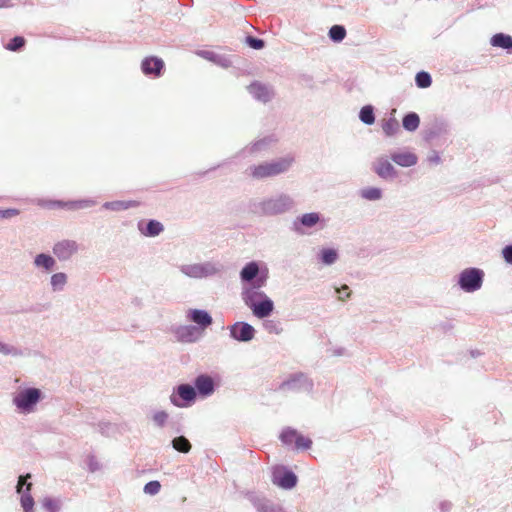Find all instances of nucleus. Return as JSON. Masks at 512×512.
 Segmentation results:
<instances>
[{"mask_svg": "<svg viewBox=\"0 0 512 512\" xmlns=\"http://www.w3.org/2000/svg\"><path fill=\"white\" fill-rule=\"evenodd\" d=\"M297 207L295 198L286 192H276L249 202V212L258 217H275L293 212Z\"/></svg>", "mask_w": 512, "mask_h": 512, "instance_id": "1", "label": "nucleus"}, {"mask_svg": "<svg viewBox=\"0 0 512 512\" xmlns=\"http://www.w3.org/2000/svg\"><path fill=\"white\" fill-rule=\"evenodd\" d=\"M44 398L45 395L41 389L24 387L13 394L12 404L18 413L28 415L36 411L38 403Z\"/></svg>", "mask_w": 512, "mask_h": 512, "instance_id": "2", "label": "nucleus"}, {"mask_svg": "<svg viewBox=\"0 0 512 512\" xmlns=\"http://www.w3.org/2000/svg\"><path fill=\"white\" fill-rule=\"evenodd\" d=\"M268 275V268L266 266L260 268L257 261L248 262L239 273L243 286L256 285V287H264L267 283Z\"/></svg>", "mask_w": 512, "mask_h": 512, "instance_id": "3", "label": "nucleus"}, {"mask_svg": "<svg viewBox=\"0 0 512 512\" xmlns=\"http://www.w3.org/2000/svg\"><path fill=\"white\" fill-rule=\"evenodd\" d=\"M485 273L482 269L469 267L458 274L457 284L466 293H474L481 289Z\"/></svg>", "mask_w": 512, "mask_h": 512, "instance_id": "4", "label": "nucleus"}, {"mask_svg": "<svg viewBox=\"0 0 512 512\" xmlns=\"http://www.w3.org/2000/svg\"><path fill=\"white\" fill-rule=\"evenodd\" d=\"M313 381L306 374L297 372L291 374L286 380L279 385V390L284 392H311L313 389Z\"/></svg>", "mask_w": 512, "mask_h": 512, "instance_id": "5", "label": "nucleus"}, {"mask_svg": "<svg viewBox=\"0 0 512 512\" xmlns=\"http://www.w3.org/2000/svg\"><path fill=\"white\" fill-rule=\"evenodd\" d=\"M196 390L190 384H180L170 395L171 403L176 407H188L190 406L196 399Z\"/></svg>", "mask_w": 512, "mask_h": 512, "instance_id": "6", "label": "nucleus"}, {"mask_svg": "<svg viewBox=\"0 0 512 512\" xmlns=\"http://www.w3.org/2000/svg\"><path fill=\"white\" fill-rule=\"evenodd\" d=\"M324 222L321 214L318 212L304 213L296 217L292 223V229L299 235L306 234V229L316 227L318 224Z\"/></svg>", "mask_w": 512, "mask_h": 512, "instance_id": "7", "label": "nucleus"}, {"mask_svg": "<svg viewBox=\"0 0 512 512\" xmlns=\"http://www.w3.org/2000/svg\"><path fill=\"white\" fill-rule=\"evenodd\" d=\"M29 478H31L30 474L19 476L16 486L17 493L21 494L20 503L24 512H34V499L30 494L32 483L27 482Z\"/></svg>", "mask_w": 512, "mask_h": 512, "instance_id": "8", "label": "nucleus"}, {"mask_svg": "<svg viewBox=\"0 0 512 512\" xmlns=\"http://www.w3.org/2000/svg\"><path fill=\"white\" fill-rule=\"evenodd\" d=\"M79 251V244L75 240L62 239L54 243L52 252L59 261H68Z\"/></svg>", "mask_w": 512, "mask_h": 512, "instance_id": "9", "label": "nucleus"}, {"mask_svg": "<svg viewBox=\"0 0 512 512\" xmlns=\"http://www.w3.org/2000/svg\"><path fill=\"white\" fill-rule=\"evenodd\" d=\"M230 337L239 342H249L255 337V328L247 322H235L229 327Z\"/></svg>", "mask_w": 512, "mask_h": 512, "instance_id": "10", "label": "nucleus"}, {"mask_svg": "<svg viewBox=\"0 0 512 512\" xmlns=\"http://www.w3.org/2000/svg\"><path fill=\"white\" fill-rule=\"evenodd\" d=\"M272 482L284 489H292L297 484V476L290 470L278 468L273 471Z\"/></svg>", "mask_w": 512, "mask_h": 512, "instance_id": "11", "label": "nucleus"}, {"mask_svg": "<svg viewBox=\"0 0 512 512\" xmlns=\"http://www.w3.org/2000/svg\"><path fill=\"white\" fill-rule=\"evenodd\" d=\"M194 388L196 394L198 393L201 397H209L215 392L216 383L212 376L200 374L194 380Z\"/></svg>", "mask_w": 512, "mask_h": 512, "instance_id": "12", "label": "nucleus"}, {"mask_svg": "<svg viewBox=\"0 0 512 512\" xmlns=\"http://www.w3.org/2000/svg\"><path fill=\"white\" fill-rule=\"evenodd\" d=\"M247 89L254 99L263 103L269 102L274 96V92L269 86L258 81L252 82Z\"/></svg>", "mask_w": 512, "mask_h": 512, "instance_id": "13", "label": "nucleus"}, {"mask_svg": "<svg viewBox=\"0 0 512 512\" xmlns=\"http://www.w3.org/2000/svg\"><path fill=\"white\" fill-rule=\"evenodd\" d=\"M373 171L382 179H393L397 176L396 169L385 157H378L373 163Z\"/></svg>", "mask_w": 512, "mask_h": 512, "instance_id": "14", "label": "nucleus"}, {"mask_svg": "<svg viewBox=\"0 0 512 512\" xmlns=\"http://www.w3.org/2000/svg\"><path fill=\"white\" fill-rule=\"evenodd\" d=\"M248 499L252 503L253 507L257 510V512H283V509L280 505L275 504L274 502L259 495L250 494Z\"/></svg>", "mask_w": 512, "mask_h": 512, "instance_id": "15", "label": "nucleus"}, {"mask_svg": "<svg viewBox=\"0 0 512 512\" xmlns=\"http://www.w3.org/2000/svg\"><path fill=\"white\" fill-rule=\"evenodd\" d=\"M175 336L180 342L193 343L201 337V331L196 326L183 325L176 328Z\"/></svg>", "mask_w": 512, "mask_h": 512, "instance_id": "16", "label": "nucleus"}, {"mask_svg": "<svg viewBox=\"0 0 512 512\" xmlns=\"http://www.w3.org/2000/svg\"><path fill=\"white\" fill-rule=\"evenodd\" d=\"M262 287H256V285L251 286H243L241 291V298L244 304L250 309L255 305L260 299L265 297L266 293L260 291Z\"/></svg>", "mask_w": 512, "mask_h": 512, "instance_id": "17", "label": "nucleus"}, {"mask_svg": "<svg viewBox=\"0 0 512 512\" xmlns=\"http://www.w3.org/2000/svg\"><path fill=\"white\" fill-rule=\"evenodd\" d=\"M164 68V62L158 57H146L141 63L142 72L145 75H153L159 77Z\"/></svg>", "mask_w": 512, "mask_h": 512, "instance_id": "18", "label": "nucleus"}, {"mask_svg": "<svg viewBox=\"0 0 512 512\" xmlns=\"http://www.w3.org/2000/svg\"><path fill=\"white\" fill-rule=\"evenodd\" d=\"M273 310L274 302L267 294L251 308L253 315L259 319L269 317Z\"/></svg>", "mask_w": 512, "mask_h": 512, "instance_id": "19", "label": "nucleus"}, {"mask_svg": "<svg viewBox=\"0 0 512 512\" xmlns=\"http://www.w3.org/2000/svg\"><path fill=\"white\" fill-rule=\"evenodd\" d=\"M187 317L190 321L199 326L198 328L200 331L209 327L213 322L211 315L207 311L201 309H190Z\"/></svg>", "mask_w": 512, "mask_h": 512, "instance_id": "20", "label": "nucleus"}, {"mask_svg": "<svg viewBox=\"0 0 512 512\" xmlns=\"http://www.w3.org/2000/svg\"><path fill=\"white\" fill-rule=\"evenodd\" d=\"M249 175L257 180L275 177L273 167L270 162H263L258 165H252L248 168Z\"/></svg>", "mask_w": 512, "mask_h": 512, "instance_id": "21", "label": "nucleus"}, {"mask_svg": "<svg viewBox=\"0 0 512 512\" xmlns=\"http://www.w3.org/2000/svg\"><path fill=\"white\" fill-rule=\"evenodd\" d=\"M33 265L44 272H51L56 267V259L50 254L40 253L34 257Z\"/></svg>", "mask_w": 512, "mask_h": 512, "instance_id": "22", "label": "nucleus"}, {"mask_svg": "<svg viewBox=\"0 0 512 512\" xmlns=\"http://www.w3.org/2000/svg\"><path fill=\"white\" fill-rule=\"evenodd\" d=\"M138 229L144 236L155 237L164 230V226L157 220H149L147 223L139 222Z\"/></svg>", "mask_w": 512, "mask_h": 512, "instance_id": "23", "label": "nucleus"}, {"mask_svg": "<svg viewBox=\"0 0 512 512\" xmlns=\"http://www.w3.org/2000/svg\"><path fill=\"white\" fill-rule=\"evenodd\" d=\"M391 159L401 167H411L417 164L418 158L411 152H394Z\"/></svg>", "mask_w": 512, "mask_h": 512, "instance_id": "24", "label": "nucleus"}, {"mask_svg": "<svg viewBox=\"0 0 512 512\" xmlns=\"http://www.w3.org/2000/svg\"><path fill=\"white\" fill-rule=\"evenodd\" d=\"M295 159L291 155H286L284 157L275 159L270 161V164L273 167V171L276 174V176L283 174L287 172L291 166L293 165Z\"/></svg>", "mask_w": 512, "mask_h": 512, "instance_id": "25", "label": "nucleus"}, {"mask_svg": "<svg viewBox=\"0 0 512 512\" xmlns=\"http://www.w3.org/2000/svg\"><path fill=\"white\" fill-rule=\"evenodd\" d=\"M493 47L502 48L508 52H512V36L505 33H496L490 39Z\"/></svg>", "mask_w": 512, "mask_h": 512, "instance_id": "26", "label": "nucleus"}, {"mask_svg": "<svg viewBox=\"0 0 512 512\" xmlns=\"http://www.w3.org/2000/svg\"><path fill=\"white\" fill-rule=\"evenodd\" d=\"M198 55H200L204 59H207L223 68H228L231 65V61L227 57L216 54L213 51L202 50V51L198 52Z\"/></svg>", "mask_w": 512, "mask_h": 512, "instance_id": "27", "label": "nucleus"}, {"mask_svg": "<svg viewBox=\"0 0 512 512\" xmlns=\"http://www.w3.org/2000/svg\"><path fill=\"white\" fill-rule=\"evenodd\" d=\"M68 283V276L64 272H57L50 277V287L52 292H62Z\"/></svg>", "mask_w": 512, "mask_h": 512, "instance_id": "28", "label": "nucleus"}, {"mask_svg": "<svg viewBox=\"0 0 512 512\" xmlns=\"http://www.w3.org/2000/svg\"><path fill=\"white\" fill-rule=\"evenodd\" d=\"M317 258L323 265H333L339 258L338 251L334 248H323L317 254Z\"/></svg>", "mask_w": 512, "mask_h": 512, "instance_id": "29", "label": "nucleus"}, {"mask_svg": "<svg viewBox=\"0 0 512 512\" xmlns=\"http://www.w3.org/2000/svg\"><path fill=\"white\" fill-rule=\"evenodd\" d=\"M201 278H207L219 274L223 267L219 263L206 261L199 263Z\"/></svg>", "mask_w": 512, "mask_h": 512, "instance_id": "30", "label": "nucleus"}, {"mask_svg": "<svg viewBox=\"0 0 512 512\" xmlns=\"http://www.w3.org/2000/svg\"><path fill=\"white\" fill-rule=\"evenodd\" d=\"M402 125L405 130L413 132L420 125V117L415 112H409L403 117Z\"/></svg>", "mask_w": 512, "mask_h": 512, "instance_id": "31", "label": "nucleus"}, {"mask_svg": "<svg viewBox=\"0 0 512 512\" xmlns=\"http://www.w3.org/2000/svg\"><path fill=\"white\" fill-rule=\"evenodd\" d=\"M0 354L4 356L22 357L25 352L22 348L0 341Z\"/></svg>", "mask_w": 512, "mask_h": 512, "instance_id": "32", "label": "nucleus"}, {"mask_svg": "<svg viewBox=\"0 0 512 512\" xmlns=\"http://www.w3.org/2000/svg\"><path fill=\"white\" fill-rule=\"evenodd\" d=\"M382 129L386 136H394L400 130L399 122L396 118L390 117L382 123Z\"/></svg>", "mask_w": 512, "mask_h": 512, "instance_id": "33", "label": "nucleus"}, {"mask_svg": "<svg viewBox=\"0 0 512 512\" xmlns=\"http://www.w3.org/2000/svg\"><path fill=\"white\" fill-rule=\"evenodd\" d=\"M360 196L369 201H376L382 198V190L377 187H366L360 190Z\"/></svg>", "mask_w": 512, "mask_h": 512, "instance_id": "34", "label": "nucleus"}, {"mask_svg": "<svg viewBox=\"0 0 512 512\" xmlns=\"http://www.w3.org/2000/svg\"><path fill=\"white\" fill-rule=\"evenodd\" d=\"M264 330L269 334L279 335L282 333L283 328L279 320L265 319L262 323Z\"/></svg>", "mask_w": 512, "mask_h": 512, "instance_id": "35", "label": "nucleus"}, {"mask_svg": "<svg viewBox=\"0 0 512 512\" xmlns=\"http://www.w3.org/2000/svg\"><path fill=\"white\" fill-rule=\"evenodd\" d=\"M359 119L366 125H372L375 122L374 108L366 105L359 112Z\"/></svg>", "mask_w": 512, "mask_h": 512, "instance_id": "36", "label": "nucleus"}, {"mask_svg": "<svg viewBox=\"0 0 512 512\" xmlns=\"http://www.w3.org/2000/svg\"><path fill=\"white\" fill-rule=\"evenodd\" d=\"M172 446L181 453H188L191 450L190 441L184 436H178L172 440Z\"/></svg>", "mask_w": 512, "mask_h": 512, "instance_id": "37", "label": "nucleus"}, {"mask_svg": "<svg viewBox=\"0 0 512 512\" xmlns=\"http://www.w3.org/2000/svg\"><path fill=\"white\" fill-rule=\"evenodd\" d=\"M134 206L133 201H111L105 202L103 208L112 211L126 210Z\"/></svg>", "mask_w": 512, "mask_h": 512, "instance_id": "38", "label": "nucleus"}, {"mask_svg": "<svg viewBox=\"0 0 512 512\" xmlns=\"http://www.w3.org/2000/svg\"><path fill=\"white\" fill-rule=\"evenodd\" d=\"M179 269L187 277L201 278L199 263L181 265Z\"/></svg>", "mask_w": 512, "mask_h": 512, "instance_id": "39", "label": "nucleus"}, {"mask_svg": "<svg viewBox=\"0 0 512 512\" xmlns=\"http://www.w3.org/2000/svg\"><path fill=\"white\" fill-rule=\"evenodd\" d=\"M328 35L332 41L341 42L346 36V29L342 25H333Z\"/></svg>", "mask_w": 512, "mask_h": 512, "instance_id": "40", "label": "nucleus"}, {"mask_svg": "<svg viewBox=\"0 0 512 512\" xmlns=\"http://www.w3.org/2000/svg\"><path fill=\"white\" fill-rule=\"evenodd\" d=\"M42 506L47 512H59L61 508V502L59 499L45 497L42 501Z\"/></svg>", "mask_w": 512, "mask_h": 512, "instance_id": "41", "label": "nucleus"}, {"mask_svg": "<svg viewBox=\"0 0 512 512\" xmlns=\"http://www.w3.org/2000/svg\"><path fill=\"white\" fill-rule=\"evenodd\" d=\"M415 82L419 88H428L432 83V78L428 72L421 71L416 74Z\"/></svg>", "mask_w": 512, "mask_h": 512, "instance_id": "42", "label": "nucleus"}, {"mask_svg": "<svg viewBox=\"0 0 512 512\" xmlns=\"http://www.w3.org/2000/svg\"><path fill=\"white\" fill-rule=\"evenodd\" d=\"M296 437H297V431L292 428H286L280 434V440L285 445H290L293 442H295Z\"/></svg>", "mask_w": 512, "mask_h": 512, "instance_id": "43", "label": "nucleus"}, {"mask_svg": "<svg viewBox=\"0 0 512 512\" xmlns=\"http://www.w3.org/2000/svg\"><path fill=\"white\" fill-rule=\"evenodd\" d=\"M271 142H272V139L270 137H265V138L255 141L247 149L249 150L250 153L259 152V151H262L263 149H265L266 147H268V145Z\"/></svg>", "mask_w": 512, "mask_h": 512, "instance_id": "44", "label": "nucleus"}, {"mask_svg": "<svg viewBox=\"0 0 512 512\" xmlns=\"http://www.w3.org/2000/svg\"><path fill=\"white\" fill-rule=\"evenodd\" d=\"M24 45L25 39L21 36H15L6 45V49L10 51H19Z\"/></svg>", "mask_w": 512, "mask_h": 512, "instance_id": "45", "label": "nucleus"}, {"mask_svg": "<svg viewBox=\"0 0 512 512\" xmlns=\"http://www.w3.org/2000/svg\"><path fill=\"white\" fill-rule=\"evenodd\" d=\"M311 445H312L311 439L304 437L297 433V437L295 439V448L296 449L307 450V449L311 448Z\"/></svg>", "mask_w": 512, "mask_h": 512, "instance_id": "46", "label": "nucleus"}, {"mask_svg": "<svg viewBox=\"0 0 512 512\" xmlns=\"http://www.w3.org/2000/svg\"><path fill=\"white\" fill-rule=\"evenodd\" d=\"M245 42L250 48L255 49V50H260V49L264 48V46H265L264 40L250 36V35L246 37Z\"/></svg>", "mask_w": 512, "mask_h": 512, "instance_id": "47", "label": "nucleus"}, {"mask_svg": "<svg viewBox=\"0 0 512 512\" xmlns=\"http://www.w3.org/2000/svg\"><path fill=\"white\" fill-rule=\"evenodd\" d=\"M168 420V414L165 411H158L153 415V421L159 427H163Z\"/></svg>", "mask_w": 512, "mask_h": 512, "instance_id": "48", "label": "nucleus"}, {"mask_svg": "<svg viewBox=\"0 0 512 512\" xmlns=\"http://www.w3.org/2000/svg\"><path fill=\"white\" fill-rule=\"evenodd\" d=\"M161 485L158 481H150L144 486V492L155 495L160 491Z\"/></svg>", "mask_w": 512, "mask_h": 512, "instance_id": "49", "label": "nucleus"}, {"mask_svg": "<svg viewBox=\"0 0 512 512\" xmlns=\"http://www.w3.org/2000/svg\"><path fill=\"white\" fill-rule=\"evenodd\" d=\"M19 213H20L19 210L15 209V208H8V209L0 210V220L15 217Z\"/></svg>", "mask_w": 512, "mask_h": 512, "instance_id": "50", "label": "nucleus"}, {"mask_svg": "<svg viewBox=\"0 0 512 512\" xmlns=\"http://www.w3.org/2000/svg\"><path fill=\"white\" fill-rule=\"evenodd\" d=\"M336 293L339 295L338 298L341 301H344L346 298L350 297V291L347 285H343L340 288H336Z\"/></svg>", "mask_w": 512, "mask_h": 512, "instance_id": "51", "label": "nucleus"}, {"mask_svg": "<svg viewBox=\"0 0 512 512\" xmlns=\"http://www.w3.org/2000/svg\"><path fill=\"white\" fill-rule=\"evenodd\" d=\"M502 256L508 264L512 265V244L506 245L502 249Z\"/></svg>", "mask_w": 512, "mask_h": 512, "instance_id": "52", "label": "nucleus"}, {"mask_svg": "<svg viewBox=\"0 0 512 512\" xmlns=\"http://www.w3.org/2000/svg\"><path fill=\"white\" fill-rule=\"evenodd\" d=\"M96 204V202L92 199H85V200H80V201H77L74 203V207L75 208H87V207H92Z\"/></svg>", "mask_w": 512, "mask_h": 512, "instance_id": "53", "label": "nucleus"}, {"mask_svg": "<svg viewBox=\"0 0 512 512\" xmlns=\"http://www.w3.org/2000/svg\"><path fill=\"white\" fill-rule=\"evenodd\" d=\"M439 509L441 512H450L452 509V503L450 501H442L439 504Z\"/></svg>", "mask_w": 512, "mask_h": 512, "instance_id": "54", "label": "nucleus"}, {"mask_svg": "<svg viewBox=\"0 0 512 512\" xmlns=\"http://www.w3.org/2000/svg\"><path fill=\"white\" fill-rule=\"evenodd\" d=\"M428 161L432 164H439L441 162V158L438 152L433 151L432 154L428 156Z\"/></svg>", "mask_w": 512, "mask_h": 512, "instance_id": "55", "label": "nucleus"}, {"mask_svg": "<svg viewBox=\"0 0 512 512\" xmlns=\"http://www.w3.org/2000/svg\"><path fill=\"white\" fill-rule=\"evenodd\" d=\"M109 427H110V423H100V424H99V428H100V431H101L102 433H104V430H105L106 428H109Z\"/></svg>", "mask_w": 512, "mask_h": 512, "instance_id": "56", "label": "nucleus"}, {"mask_svg": "<svg viewBox=\"0 0 512 512\" xmlns=\"http://www.w3.org/2000/svg\"><path fill=\"white\" fill-rule=\"evenodd\" d=\"M10 0H0V8L9 6Z\"/></svg>", "mask_w": 512, "mask_h": 512, "instance_id": "57", "label": "nucleus"}, {"mask_svg": "<svg viewBox=\"0 0 512 512\" xmlns=\"http://www.w3.org/2000/svg\"><path fill=\"white\" fill-rule=\"evenodd\" d=\"M446 132V124L445 123H440V126H439V133L440 132Z\"/></svg>", "mask_w": 512, "mask_h": 512, "instance_id": "58", "label": "nucleus"}]
</instances>
